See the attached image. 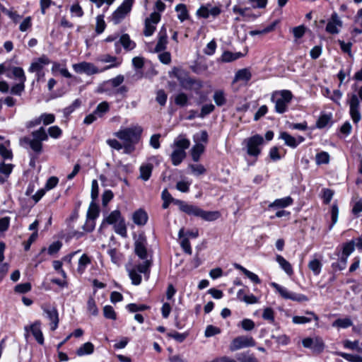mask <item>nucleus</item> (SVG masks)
<instances>
[{"instance_id":"nucleus-43","label":"nucleus","mask_w":362,"mask_h":362,"mask_svg":"<svg viewBox=\"0 0 362 362\" xmlns=\"http://www.w3.org/2000/svg\"><path fill=\"white\" fill-rule=\"evenodd\" d=\"M331 115L325 114L321 115L317 122V127L320 129L325 128L329 124V123L331 122Z\"/></svg>"},{"instance_id":"nucleus-19","label":"nucleus","mask_w":362,"mask_h":362,"mask_svg":"<svg viewBox=\"0 0 362 362\" xmlns=\"http://www.w3.org/2000/svg\"><path fill=\"white\" fill-rule=\"evenodd\" d=\"M168 44V35L166 28L163 25L161 27L158 34V42L155 47L156 52H160L165 49Z\"/></svg>"},{"instance_id":"nucleus-8","label":"nucleus","mask_w":362,"mask_h":362,"mask_svg":"<svg viewBox=\"0 0 362 362\" xmlns=\"http://www.w3.org/2000/svg\"><path fill=\"white\" fill-rule=\"evenodd\" d=\"M256 344L254 338L248 335H241L234 338L229 346L231 351H235L247 347H253Z\"/></svg>"},{"instance_id":"nucleus-62","label":"nucleus","mask_w":362,"mask_h":362,"mask_svg":"<svg viewBox=\"0 0 362 362\" xmlns=\"http://www.w3.org/2000/svg\"><path fill=\"white\" fill-rule=\"evenodd\" d=\"M32 18L30 16H28L20 24L19 30L21 32H25L32 27Z\"/></svg>"},{"instance_id":"nucleus-15","label":"nucleus","mask_w":362,"mask_h":362,"mask_svg":"<svg viewBox=\"0 0 362 362\" xmlns=\"http://www.w3.org/2000/svg\"><path fill=\"white\" fill-rule=\"evenodd\" d=\"M342 27V21L340 20L337 13H333L330 19L328 21L325 30L328 33L335 35L339 33L340 28Z\"/></svg>"},{"instance_id":"nucleus-5","label":"nucleus","mask_w":362,"mask_h":362,"mask_svg":"<svg viewBox=\"0 0 362 362\" xmlns=\"http://www.w3.org/2000/svg\"><path fill=\"white\" fill-rule=\"evenodd\" d=\"M292 98L293 94L290 90H281L274 91L272 94L271 100L275 104V111L282 114L287 111Z\"/></svg>"},{"instance_id":"nucleus-2","label":"nucleus","mask_w":362,"mask_h":362,"mask_svg":"<svg viewBox=\"0 0 362 362\" xmlns=\"http://www.w3.org/2000/svg\"><path fill=\"white\" fill-rule=\"evenodd\" d=\"M190 146V141L186 139L183 135H179L173 141V148H174L170 158L172 164L175 166L179 165L186 157L185 150Z\"/></svg>"},{"instance_id":"nucleus-3","label":"nucleus","mask_w":362,"mask_h":362,"mask_svg":"<svg viewBox=\"0 0 362 362\" xmlns=\"http://www.w3.org/2000/svg\"><path fill=\"white\" fill-rule=\"evenodd\" d=\"M32 138L25 136L21 139V144H28L30 148L37 154H40L42 151V141L48 139V135L44 127L34 131L31 134Z\"/></svg>"},{"instance_id":"nucleus-17","label":"nucleus","mask_w":362,"mask_h":362,"mask_svg":"<svg viewBox=\"0 0 362 362\" xmlns=\"http://www.w3.org/2000/svg\"><path fill=\"white\" fill-rule=\"evenodd\" d=\"M146 240L144 237H139L134 243V252L141 259H147Z\"/></svg>"},{"instance_id":"nucleus-50","label":"nucleus","mask_w":362,"mask_h":362,"mask_svg":"<svg viewBox=\"0 0 362 362\" xmlns=\"http://www.w3.org/2000/svg\"><path fill=\"white\" fill-rule=\"evenodd\" d=\"M354 241H350L349 243H345L343 245L342 250V256L349 257V256L354 252Z\"/></svg>"},{"instance_id":"nucleus-14","label":"nucleus","mask_w":362,"mask_h":362,"mask_svg":"<svg viewBox=\"0 0 362 362\" xmlns=\"http://www.w3.org/2000/svg\"><path fill=\"white\" fill-rule=\"evenodd\" d=\"M350 107V115L354 123H357L361 120V114L359 112L360 108V99L357 95L353 94L349 102Z\"/></svg>"},{"instance_id":"nucleus-31","label":"nucleus","mask_w":362,"mask_h":362,"mask_svg":"<svg viewBox=\"0 0 362 362\" xmlns=\"http://www.w3.org/2000/svg\"><path fill=\"white\" fill-rule=\"evenodd\" d=\"M322 264L317 259H313L308 263V268L313 272V274L317 276L320 274Z\"/></svg>"},{"instance_id":"nucleus-7","label":"nucleus","mask_w":362,"mask_h":362,"mask_svg":"<svg viewBox=\"0 0 362 362\" xmlns=\"http://www.w3.org/2000/svg\"><path fill=\"white\" fill-rule=\"evenodd\" d=\"M264 139L262 136L256 134L246 140L247 153L253 157H257L261 153Z\"/></svg>"},{"instance_id":"nucleus-36","label":"nucleus","mask_w":362,"mask_h":362,"mask_svg":"<svg viewBox=\"0 0 362 362\" xmlns=\"http://www.w3.org/2000/svg\"><path fill=\"white\" fill-rule=\"evenodd\" d=\"M150 266L151 261L145 259L144 262L136 265L133 269H136V270H137V272H139V274H144L148 275L150 272Z\"/></svg>"},{"instance_id":"nucleus-58","label":"nucleus","mask_w":362,"mask_h":362,"mask_svg":"<svg viewBox=\"0 0 362 362\" xmlns=\"http://www.w3.org/2000/svg\"><path fill=\"white\" fill-rule=\"evenodd\" d=\"M103 314L106 318L116 320V313L111 305H105L103 308Z\"/></svg>"},{"instance_id":"nucleus-6","label":"nucleus","mask_w":362,"mask_h":362,"mask_svg":"<svg viewBox=\"0 0 362 362\" xmlns=\"http://www.w3.org/2000/svg\"><path fill=\"white\" fill-rule=\"evenodd\" d=\"M271 286L274 288L279 295L284 299L291 300L298 303L308 301V298L301 293H296L288 291L286 288L278 284L277 283H271Z\"/></svg>"},{"instance_id":"nucleus-21","label":"nucleus","mask_w":362,"mask_h":362,"mask_svg":"<svg viewBox=\"0 0 362 362\" xmlns=\"http://www.w3.org/2000/svg\"><path fill=\"white\" fill-rule=\"evenodd\" d=\"M148 214L142 209L135 211L132 214V220L137 226H144L148 221Z\"/></svg>"},{"instance_id":"nucleus-10","label":"nucleus","mask_w":362,"mask_h":362,"mask_svg":"<svg viewBox=\"0 0 362 362\" xmlns=\"http://www.w3.org/2000/svg\"><path fill=\"white\" fill-rule=\"evenodd\" d=\"M221 13V9L219 6H212L210 4L202 5L197 11V16L203 18H208L210 16L215 18Z\"/></svg>"},{"instance_id":"nucleus-13","label":"nucleus","mask_w":362,"mask_h":362,"mask_svg":"<svg viewBox=\"0 0 362 362\" xmlns=\"http://www.w3.org/2000/svg\"><path fill=\"white\" fill-rule=\"evenodd\" d=\"M120 45L127 51L132 50L136 47V43L130 39L128 34H123L120 36L119 40L115 42V52L117 54H119L121 52Z\"/></svg>"},{"instance_id":"nucleus-60","label":"nucleus","mask_w":362,"mask_h":362,"mask_svg":"<svg viewBox=\"0 0 362 362\" xmlns=\"http://www.w3.org/2000/svg\"><path fill=\"white\" fill-rule=\"evenodd\" d=\"M214 109H215V107L211 103L206 104V105H203L201 109V112L199 114V117L201 118H204L205 116H206L207 115L212 112L214 110Z\"/></svg>"},{"instance_id":"nucleus-59","label":"nucleus","mask_w":362,"mask_h":362,"mask_svg":"<svg viewBox=\"0 0 362 362\" xmlns=\"http://www.w3.org/2000/svg\"><path fill=\"white\" fill-rule=\"evenodd\" d=\"M40 119L45 125H48L54 122L55 117L53 114L44 113L40 116Z\"/></svg>"},{"instance_id":"nucleus-27","label":"nucleus","mask_w":362,"mask_h":362,"mask_svg":"<svg viewBox=\"0 0 362 362\" xmlns=\"http://www.w3.org/2000/svg\"><path fill=\"white\" fill-rule=\"evenodd\" d=\"M90 262V258L86 254H83L78 259L77 272L81 274H83Z\"/></svg>"},{"instance_id":"nucleus-38","label":"nucleus","mask_w":362,"mask_h":362,"mask_svg":"<svg viewBox=\"0 0 362 362\" xmlns=\"http://www.w3.org/2000/svg\"><path fill=\"white\" fill-rule=\"evenodd\" d=\"M99 216V209L96 204L92 202L87 211L88 219L95 220Z\"/></svg>"},{"instance_id":"nucleus-47","label":"nucleus","mask_w":362,"mask_h":362,"mask_svg":"<svg viewBox=\"0 0 362 362\" xmlns=\"http://www.w3.org/2000/svg\"><path fill=\"white\" fill-rule=\"evenodd\" d=\"M109 110V105L107 102H102L98 105L94 112L98 117H101Z\"/></svg>"},{"instance_id":"nucleus-35","label":"nucleus","mask_w":362,"mask_h":362,"mask_svg":"<svg viewBox=\"0 0 362 362\" xmlns=\"http://www.w3.org/2000/svg\"><path fill=\"white\" fill-rule=\"evenodd\" d=\"M352 325V321L349 317L337 319L332 323L333 327L344 329L348 328L351 327Z\"/></svg>"},{"instance_id":"nucleus-45","label":"nucleus","mask_w":362,"mask_h":362,"mask_svg":"<svg viewBox=\"0 0 362 362\" xmlns=\"http://www.w3.org/2000/svg\"><path fill=\"white\" fill-rule=\"evenodd\" d=\"M237 359L239 362H258L253 354H250L247 352L239 354L237 356Z\"/></svg>"},{"instance_id":"nucleus-1","label":"nucleus","mask_w":362,"mask_h":362,"mask_svg":"<svg viewBox=\"0 0 362 362\" xmlns=\"http://www.w3.org/2000/svg\"><path fill=\"white\" fill-rule=\"evenodd\" d=\"M142 133V128L139 126H133L121 129L114 133V135L124 144V153L129 154L134 151L135 145L139 141Z\"/></svg>"},{"instance_id":"nucleus-54","label":"nucleus","mask_w":362,"mask_h":362,"mask_svg":"<svg viewBox=\"0 0 362 362\" xmlns=\"http://www.w3.org/2000/svg\"><path fill=\"white\" fill-rule=\"evenodd\" d=\"M148 308L149 307L146 305H137L135 303H129L127 305V309L131 313L143 311L148 309Z\"/></svg>"},{"instance_id":"nucleus-55","label":"nucleus","mask_w":362,"mask_h":362,"mask_svg":"<svg viewBox=\"0 0 362 362\" xmlns=\"http://www.w3.org/2000/svg\"><path fill=\"white\" fill-rule=\"evenodd\" d=\"M167 94L165 93L163 90H158L156 93V100L158 104L161 106H164L167 101Z\"/></svg>"},{"instance_id":"nucleus-11","label":"nucleus","mask_w":362,"mask_h":362,"mask_svg":"<svg viewBox=\"0 0 362 362\" xmlns=\"http://www.w3.org/2000/svg\"><path fill=\"white\" fill-rule=\"evenodd\" d=\"M72 68L76 73H84L87 75H93L101 71L93 63L87 62H82L80 63L74 64L72 65Z\"/></svg>"},{"instance_id":"nucleus-32","label":"nucleus","mask_w":362,"mask_h":362,"mask_svg":"<svg viewBox=\"0 0 362 362\" xmlns=\"http://www.w3.org/2000/svg\"><path fill=\"white\" fill-rule=\"evenodd\" d=\"M93 344L91 342H86L78 349L76 354L78 356H83L90 354L93 352Z\"/></svg>"},{"instance_id":"nucleus-18","label":"nucleus","mask_w":362,"mask_h":362,"mask_svg":"<svg viewBox=\"0 0 362 362\" xmlns=\"http://www.w3.org/2000/svg\"><path fill=\"white\" fill-rule=\"evenodd\" d=\"M49 63V59L46 55L43 54L31 63L28 71L31 73L42 71L43 66L48 65Z\"/></svg>"},{"instance_id":"nucleus-56","label":"nucleus","mask_w":362,"mask_h":362,"mask_svg":"<svg viewBox=\"0 0 362 362\" xmlns=\"http://www.w3.org/2000/svg\"><path fill=\"white\" fill-rule=\"evenodd\" d=\"M325 344L321 339L316 338L313 339V345L312 349L315 352L320 353L324 350Z\"/></svg>"},{"instance_id":"nucleus-61","label":"nucleus","mask_w":362,"mask_h":362,"mask_svg":"<svg viewBox=\"0 0 362 362\" xmlns=\"http://www.w3.org/2000/svg\"><path fill=\"white\" fill-rule=\"evenodd\" d=\"M187 96L185 93H181L177 94L175 98V103L180 106H185L187 103Z\"/></svg>"},{"instance_id":"nucleus-22","label":"nucleus","mask_w":362,"mask_h":362,"mask_svg":"<svg viewBox=\"0 0 362 362\" xmlns=\"http://www.w3.org/2000/svg\"><path fill=\"white\" fill-rule=\"evenodd\" d=\"M123 217L122 216L121 212L119 210L116 209L112 211L110 214H109L103 221L102 225L108 224V225H114Z\"/></svg>"},{"instance_id":"nucleus-53","label":"nucleus","mask_w":362,"mask_h":362,"mask_svg":"<svg viewBox=\"0 0 362 362\" xmlns=\"http://www.w3.org/2000/svg\"><path fill=\"white\" fill-rule=\"evenodd\" d=\"M31 290V284L30 283H23L18 284L15 286L14 291L19 293H25Z\"/></svg>"},{"instance_id":"nucleus-46","label":"nucleus","mask_w":362,"mask_h":362,"mask_svg":"<svg viewBox=\"0 0 362 362\" xmlns=\"http://www.w3.org/2000/svg\"><path fill=\"white\" fill-rule=\"evenodd\" d=\"M13 75L15 78L19 80V82L25 83L26 81V77L24 73L23 69L21 67H13L12 69Z\"/></svg>"},{"instance_id":"nucleus-33","label":"nucleus","mask_w":362,"mask_h":362,"mask_svg":"<svg viewBox=\"0 0 362 362\" xmlns=\"http://www.w3.org/2000/svg\"><path fill=\"white\" fill-rule=\"evenodd\" d=\"M240 52L233 53L229 51L224 52L221 55V60L223 62H230L241 57Z\"/></svg>"},{"instance_id":"nucleus-30","label":"nucleus","mask_w":362,"mask_h":362,"mask_svg":"<svg viewBox=\"0 0 362 362\" xmlns=\"http://www.w3.org/2000/svg\"><path fill=\"white\" fill-rule=\"evenodd\" d=\"M175 11L178 13L177 18L181 22H183L184 21L187 20L189 18L188 11L185 4H177L175 6Z\"/></svg>"},{"instance_id":"nucleus-9","label":"nucleus","mask_w":362,"mask_h":362,"mask_svg":"<svg viewBox=\"0 0 362 362\" xmlns=\"http://www.w3.org/2000/svg\"><path fill=\"white\" fill-rule=\"evenodd\" d=\"M134 0H124L122 4L115 11L112 16L114 24H119L130 13Z\"/></svg>"},{"instance_id":"nucleus-48","label":"nucleus","mask_w":362,"mask_h":362,"mask_svg":"<svg viewBox=\"0 0 362 362\" xmlns=\"http://www.w3.org/2000/svg\"><path fill=\"white\" fill-rule=\"evenodd\" d=\"M338 355L350 362H361L362 359V356L359 355H353L344 352H339Z\"/></svg>"},{"instance_id":"nucleus-4","label":"nucleus","mask_w":362,"mask_h":362,"mask_svg":"<svg viewBox=\"0 0 362 362\" xmlns=\"http://www.w3.org/2000/svg\"><path fill=\"white\" fill-rule=\"evenodd\" d=\"M180 209L188 215L200 217L206 221H215L221 216L220 212L218 211H204L195 205L188 204L184 202H181Z\"/></svg>"},{"instance_id":"nucleus-44","label":"nucleus","mask_w":362,"mask_h":362,"mask_svg":"<svg viewBox=\"0 0 362 362\" xmlns=\"http://www.w3.org/2000/svg\"><path fill=\"white\" fill-rule=\"evenodd\" d=\"M129 276L132 280V283L134 285H139L141 282V274L137 272L136 269H132L129 270Z\"/></svg>"},{"instance_id":"nucleus-57","label":"nucleus","mask_w":362,"mask_h":362,"mask_svg":"<svg viewBox=\"0 0 362 362\" xmlns=\"http://www.w3.org/2000/svg\"><path fill=\"white\" fill-rule=\"evenodd\" d=\"M339 215V209L337 204H334L332 206L331 216H332V224L329 226V229L331 230L334 224L337 222Z\"/></svg>"},{"instance_id":"nucleus-49","label":"nucleus","mask_w":362,"mask_h":362,"mask_svg":"<svg viewBox=\"0 0 362 362\" xmlns=\"http://www.w3.org/2000/svg\"><path fill=\"white\" fill-rule=\"evenodd\" d=\"M106 143L109 145L110 147H111L113 149H115L117 151H120L123 149V151H124V144H122L115 139H109L106 141Z\"/></svg>"},{"instance_id":"nucleus-52","label":"nucleus","mask_w":362,"mask_h":362,"mask_svg":"<svg viewBox=\"0 0 362 362\" xmlns=\"http://www.w3.org/2000/svg\"><path fill=\"white\" fill-rule=\"evenodd\" d=\"M240 325L243 329L247 332L252 330L255 327V322L252 320L247 318L243 319L240 322Z\"/></svg>"},{"instance_id":"nucleus-51","label":"nucleus","mask_w":362,"mask_h":362,"mask_svg":"<svg viewBox=\"0 0 362 362\" xmlns=\"http://www.w3.org/2000/svg\"><path fill=\"white\" fill-rule=\"evenodd\" d=\"M105 28V23L104 21L103 16H98L96 17V27H95V31L97 33L100 34L102 33Z\"/></svg>"},{"instance_id":"nucleus-25","label":"nucleus","mask_w":362,"mask_h":362,"mask_svg":"<svg viewBox=\"0 0 362 362\" xmlns=\"http://www.w3.org/2000/svg\"><path fill=\"white\" fill-rule=\"evenodd\" d=\"M276 260L279 263L281 268L289 276L293 274V270L291 264L281 255H277Z\"/></svg>"},{"instance_id":"nucleus-26","label":"nucleus","mask_w":362,"mask_h":362,"mask_svg":"<svg viewBox=\"0 0 362 362\" xmlns=\"http://www.w3.org/2000/svg\"><path fill=\"white\" fill-rule=\"evenodd\" d=\"M279 139L284 141V143L286 146L291 147V148H296L298 145V142H297V139L296 137L290 135L287 132H281L279 135Z\"/></svg>"},{"instance_id":"nucleus-23","label":"nucleus","mask_w":362,"mask_h":362,"mask_svg":"<svg viewBox=\"0 0 362 362\" xmlns=\"http://www.w3.org/2000/svg\"><path fill=\"white\" fill-rule=\"evenodd\" d=\"M293 204V199L291 197H286L277 199L269 205V208H285Z\"/></svg>"},{"instance_id":"nucleus-39","label":"nucleus","mask_w":362,"mask_h":362,"mask_svg":"<svg viewBox=\"0 0 362 362\" xmlns=\"http://www.w3.org/2000/svg\"><path fill=\"white\" fill-rule=\"evenodd\" d=\"M209 135L206 131L203 130L201 131L199 133L195 134L193 136V140L194 143H201L202 142L203 144H206L208 142Z\"/></svg>"},{"instance_id":"nucleus-41","label":"nucleus","mask_w":362,"mask_h":362,"mask_svg":"<svg viewBox=\"0 0 362 362\" xmlns=\"http://www.w3.org/2000/svg\"><path fill=\"white\" fill-rule=\"evenodd\" d=\"M87 310L90 314L96 316L98 314V309L97 308L95 300L93 296L89 297L87 302Z\"/></svg>"},{"instance_id":"nucleus-29","label":"nucleus","mask_w":362,"mask_h":362,"mask_svg":"<svg viewBox=\"0 0 362 362\" xmlns=\"http://www.w3.org/2000/svg\"><path fill=\"white\" fill-rule=\"evenodd\" d=\"M153 165L151 163L141 165L139 168L140 177L145 181L148 180L151 175Z\"/></svg>"},{"instance_id":"nucleus-63","label":"nucleus","mask_w":362,"mask_h":362,"mask_svg":"<svg viewBox=\"0 0 362 362\" xmlns=\"http://www.w3.org/2000/svg\"><path fill=\"white\" fill-rule=\"evenodd\" d=\"M221 332V330L219 328L214 327L213 325H208L205 330V337H211L216 334H218Z\"/></svg>"},{"instance_id":"nucleus-42","label":"nucleus","mask_w":362,"mask_h":362,"mask_svg":"<svg viewBox=\"0 0 362 362\" xmlns=\"http://www.w3.org/2000/svg\"><path fill=\"white\" fill-rule=\"evenodd\" d=\"M189 168H190L192 173L195 176L204 175L206 173V168L202 164H189Z\"/></svg>"},{"instance_id":"nucleus-16","label":"nucleus","mask_w":362,"mask_h":362,"mask_svg":"<svg viewBox=\"0 0 362 362\" xmlns=\"http://www.w3.org/2000/svg\"><path fill=\"white\" fill-rule=\"evenodd\" d=\"M42 310L46 315V317L51 322L50 326L52 330H55L59 324V315L56 308L52 306H43Z\"/></svg>"},{"instance_id":"nucleus-34","label":"nucleus","mask_w":362,"mask_h":362,"mask_svg":"<svg viewBox=\"0 0 362 362\" xmlns=\"http://www.w3.org/2000/svg\"><path fill=\"white\" fill-rule=\"evenodd\" d=\"M213 98L215 103L218 106H222L226 103L225 93L223 90H218L214 92Z\"/></svg>"},{"instance_id":"nucleus-40","label":"nucleus","mask_w":362,"mask_h":362,"mask_svg":"<svg viewBox=\"0 0 362 362\" xmlns=\"http://www.w3.org/2000/svg\"><path fill=\"white\" fill-rule=\"evenodd\" d=\"M317 165L327 164L329 162V155L327 152L321 151L315 156Z\"/></svg>"},{"instance_id":"nucleus-37","label":"nucleus","mask_w":362,"mask_h":362,"mask_svg":"<svg viewBox=\"0 0 362 362\" xmlns=\"http://www.w3.org/2000/svg\"><path fill=\"white\" fill-rule=\"evenodd\" d=\"M251 73L247 69H243L235 74V80L248 81L251 78Z\"/></svg>"},{"instance_id":"nucleus-28","label":"nucleus","mask_w":362,"mask_h":362,"mask_svg":"<svg viewBox=\"0 0 362 362\" xmlns=\"http://www.w3.org/2000/svg\"><path fill=\"white\" fill-rule=\"evenodd\" d=\"M115 232L123 238L127 235V230L124 218L113 225Z\"/></svg>"},{"instance_id":"nucleus-64","label":"nucleus","mask_w":362,"mask_h":362,"mask_svg":"<svg viewBox=\"0 0 362 362\" xmlns=\"http://www.w3.org/2000/svg\"><path fill=\"white\" fill-rule=\"evenodd\" d=\"M59 182V179L55 177V176H52V177H50L46 184H45V189L48 191V190H50L52 189H53L54 187H55L57 184Z\"/></svg>"},{"instance_id":"nucleus-24","label":"nucleus","mask_w":362,"mask_h":362,"mask_svg":"<svg viewBox=\"0 0 362 362\" xmlns=\"http://www.w3.org/2000/svg\"><path fill=\"white\" fill-rule=\"evenodd\" d=\"M205 146L202 143H195L191 149L192 158L194 162H198L201 155L204 152Z\"/></svg>"},{"instance_id":"nucleus-20","label":"nucleus","mask_w":362,"mask_h":362,"mask_svg":"<svg viewBox=\"0 0 362 362\" xmlns=\"http://www.w3.org/2000/svg\"><path fill=\"white\" fill-rule=\"evenodd\" d=\"M179 81L180 86L186 90L194 89L198 90L202 87L201 81L194 80L190 77H185L183 78H179Z\"/></svg>"},{"instance_id":"nucleus-12","label":"nucleus","mask_w":362,"mask_h":362,"mask_svg":"<svg viewBox=\"0 0 362 362\" xmlns=\"http://www.w3.org/2000/svg\"><path fill=\"white\" fill-rule=\"evenodd\" d=\"M24 329L25 331V337L26 339L28 337L29 332H30L38 344L41 345L44 344V337L41 330V322L40 321H35L30 326H25Z\"/></svg>"}]
</instances>
